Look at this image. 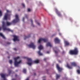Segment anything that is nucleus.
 <instances>
[{
    "mask_svg": "<svg viewBox=\"0 0 80 80\" xmlns=\"http://www.w3.org/2000/svg\"><path fill=\"white\" fill-rule=\"evenodd\" d=\"M16 19H14L13 21H12L11 22H6V25L7 26H10V25H11L12 24H13V25L15 24L16 23L18 22H19V19L18 18V15L16 14L15 15Z\"/></svg>",
    "mask_w": 80,
    "mask_h": 80,
    "instance_id": "1",
    "label": "nucleus"
},
{
    "mask_svg": "<svg viewBox=\"0 0 80 80\" xmlns=\"http://www.w3.org/2000/svg\"><path fill=\"white\" fill-rule=\"evenodd\" d=\"M78 49L76 48L74 50H72L70 51L69 53L71 55H77L78 54Z\"/></svg>",
    "mask_w": 80,
    "mask_h": 80,
    "instance_id": "2",
    "label": "nucleus"
},
{
    "mask_svg": "<svg viewBox=\"0 0 80 80\" xmlns=\"http://www.w3.org/2000/svg\"><path fill=\"white\" fill-rule=\"evenodd\" d=\"M18 58H20V57L18 56L14 58L15 60L14 64L16 67H18V64H20L22 62V61L21 60L17 62V59H18Z\"/></svg>",
    "mask_w": 80,
    "mask_h": 80,
    "instance_id": "3",
    "label": "nucleus"
},
{
    "mask_svg": "<svg viewBox=\"0 0 80 80\" xmlns=\"http://www.w3.org/2000/svg\"><path fill=\"white\" fill-rule=\"evenodd\" d=\"M2 28L3 30H7V31H8V32H13V31L11 30H10V29L9 28L5 27V22H4V21H3L2 22Z\"/></svg>",
    "mask_w": 80,
    "mask_h": 80,
    "instance_id": "4",
    "label": "nucleus"
},
{
    "mask_svg": "<svg viewBox=\"0 0 80 80\" xmlns=\"http://www.w3.org/2000/svg\"><path fill=\"white\" fill-rule=\"evenodd\" d=\"M8 72H9V75H6V74H1V76L2 78H3L4 79V80H6L5 79V76H8V75H10V73H11V72H12V71L11 70H8Z\"/></svg>",
    "mask_w": 80,
    "mask_h": 80,
    "instance_id": "5",
    "label": "nucleus"
},
{
    "mask_svg": "<svg viewBox=\"0 0 80 80\" xmlns=\"http://www.w3.org/2000/svg\"><path fill=\"white\" fill-rule=\"evenodd\" d=\"M38 48L40 50L38 52V55L40 56L43 55V54L41 53V52H40V50H42V49H43V46L41 45L39 46V47H38Z\"/></svg>",
    "mask_w": 80,
    "mask_h": 80,
    "instance_id": "6",
    "label": "nucleus"
},
{
    "mask_svg": "<svg viewBox=\"0 0 80 80\" xmlns=\"http://www.w3.org/2000/svg\"><path fill=\"white\" fill-rule=\"evenodd\" d=\"M27 60L28 62H27V64L30 66H31L33 63V62L32 61V59L30 58H27Z\"/></svg>",
    "mask_w": 80,
    "mask_h": 80,
    "instance_id": "7",
    "label": "nucleus"
},
{
    "mask_svg": "<svg viewBox=\"0 0 80 80\" xmlns=\"http://www.w3.org/2000/svg\"><path fill=\"white\" fill-rule=\"evenodd\" d=\"M41 41H43L44 42H47L48 41V39L47 38H41L38 41V43H40Z\"/></svg>",
    "mask_w": 80,
    "mask_h": 80,
    "instance_id": "8",
    "label": "nucleus"
},
{
    "mask_svg": "<svg viewBox=\"0 0 80 80\" xmlns=\"http://www.w3.org/2000/svg\"><path fill=\"white\" fill-rule=\"evenodd\" d=\"M28 46L29 48H32L33 49H35V45H34V43L33 42L31 43V44L28 45Z\"/></svg>",
    "mask_w": 80,
    "mask_h": 80,
    "instance_id": "9",
    "label": "nucleus"
},
{
    "mask_svg": "<svg viewBox=\"0 0 80 80\" xmlns=\"http://www.w3.org/2000/svg\"><path fill=\"white\" fill-rule=\"evenodd\" d=\"M55 12L59 16V17H62V14H61V13H60V12L58 11L57 9H55Z\"/></svg>",
    "mask_w": 80,
    "mask_h": 80,
    "instance_id": "10",
    "label": "nucleus"
},
{
    "mask_svg": "<svg viewBox=\"0 0 80 80\" xmlns=\"http://www.w3.org/2000/svg\"><path fill=\"white\" fill-rule=\"evenodd\" d=\"M56 67L59 72H61L62 70V68H60L58 64H57L56 65Z\"/></svg>",
    "mask_w": 80,
    "mask_h": 80,
    "instance_id": "11",
    "label": "nucleus"
},
{
    "mask_svg": "<svg viewBox=\"0 0 80 80\" xmlns=\"http://www.w3.org/2000/svg\"><path fill=\"white\" fill-rule=\"evenodd\" d=\"M54 42L56 43H59L60 40L58 38H56L54 39Z\"/></svg>",
    "mask_w": 80,
    "mask_h": 80,
    "instance_id": "12",
    "label": "nucleus"
},
{
    "mask_svg": "<svg viewBox=\"0 0 80 80\" xmlns=\"http://www.w3.org/2000/svg\"><path fill=\"white\" fill-rule=\"evenodd\" d=\"M14 39H13V40L14 42H15V41H19V39H18V37L16 36H14Z\"/></svg>",
    "mask_w": 80,
    "mask_h": 80,
    "instance_id": "13",
    "label": "nucleus"
},
{
    "mask_svg": "<svg viewBox=\"0 0 80 80\" xmlns=\"http://www.w3.org/2000/svg\"><path fill=\"white\" fill-rule=\"evenodd\" d=\"M8 13H6L5 14L4 17L3 18V20H7L8 18Z\"/></svg>",
    "mask_w": 80,
    "mask_h": 80,
    "instance_id": "14",
    "label": "nucleus"
},
{
    "mask_svg": "<svg viewBox=\"0 0 80 80\" xmlns=\"http://www.w3.org/2000/svg\"><path fill=\"white\" fill-rule=\"evenodd\" d=\"M46 47H52V45H51V44H50V42H48L46 45Z\"/></svg>",
    "mask_w": 80,
    "mask_h": 80,
    "instance_id": "15",
    "label": "nucleus"
},
{
    "mask_svg": "<svg viewBox=\"0 0 80 80\" xmlns=\"http://www.w3.org/2000/svg\"><path fill=\"white\" fill-rule=\"evenodd\" d=\"M67 67L68 68H69V69H72V66L69 65L68 64L67 65Z\"/></svg>",
    "mask_w": 80,
    "mask_h": 80,
    "instance_id": "16",
    "label": "nucleus"
},
{
    "mask_svg": "<svg viewBox=\"0 0 80 80\" xmlns=\"http://www.w3.org/2000/svg\"><path fill=\"white\" fill-rule=\"evenodd\" d=\"M64 43H65V45H67V46L69 45V44H70L68 42L66 41H64Z\"/></svg>",
    "mask_w": 80,
    "mask_h": 80,
    "instance_id": "17",
    "label": "nucleus"
},
{
    "mask_svg": "<svg viewBox=\"0 0 80 80\" xmlns=\"http://www.w3.org/2000/svg\"><path fill=\"white\" fill-rule=\"evenodd\" d=\"M0 36L3 38L4 39H5V37L3 35L2 33H0Z\"/></svg>",
    "mask_w": 80,
    "mask_h": 80,
    "instance_id": "18",
    "label": "nucleus"
},
{
    "mask_svg": "<svg viewBox=\"0 0 80 80\" xmlns=\"http://www.w3.org/2000/svg\"><path fill=\"white\" fill-rule=\"evenodd\" d=\"M71 64L72 65H73V66H74V67H76V66H77V64L75 62L72 63Z\"/></svg>",
    "mask_w": 80,
    "mask_h": 80,
    "instance_id": "19",
    "label": "nucleus"
},
{
    "mask_svg": "<svg viewBox=\"0 0 80 80\" xmlns=\"http://www.w3.org/2000/svg\"><path fill=\"white\" fill-rule=\"evenodd\" d=\"M30 21L31 22V25L32 26V27H34V25H33V21H32V20L31 19L30 20Z\"/></svg>",
    "mask_w": 80,
    "mask_h": 80,
    "instance_id": "20",
    "label": "nucleus"
},
{
    "mask_svg": "<svg viewBox=\"0 0 80 80\" xmlns=\"http://www.w3.org/2000/svg\"><path fill=\"white\" fill-rule=\"evenodd\" d=\"M54 52H55V53H58V52H60V51L58 49L57 50V51H55V50H54Z\"/></svg>",
    "mask_w": 80,
    "mask_h": 80,
    "instance_id": "21",
    "label": "nucleus"
},
{
    "mask_svg": "<svg viewBox=\"0 0 80 80\" xmlns=\"http://www.w3.org/2000/svg\"><path fill=\"white\" fill-rule=\"evenodd\" d=\"M33 62L35 63H38L39 62V61L38 60H36L33 61Z\"/></svg>",
    "mask_w": 80,
    "mask_h": 80,
    "instance_id": "22",
    "label": "nucleus"
},
{
    "mask_svg": "<svg viewBox=\"0 0 80 80\" xmlns=\"http://www.w3.org/2000/svg\"><path fill=\"white\" fill-rule=\"evenodd\" d=\"M60 77V75H58V74H56V79H57H57H58V78H59V77Z\"/></svg>",
    "mask_w": 80,
    "mask_h": 80,
    "instance_id": "23",
    "label": "nucleus"
},
{
    "mask_svg": "<svg viewBox=\"0 0 80 80\" xmlns=\"http://www.w3.org/2000/svg\"><path fill=\"white\" fill-rule=\"evenodd\" d=\"M27 71H26V69H23V72L24 73H26Z\"/></svg>",
    "mask_w": 80,
    "mask_h": 80,
    "instance_id": "24",
    "label": "nucleus"
},
{
    "mask_svg": "<svg viewBox=\"0 0 80 80\" xmlns=\"http://www.w3.org/2000/svg\"><path fill=\"white\" fill-rule=\"evenodd\" d=\"M25 38H30V35H29L28 36H25Z\"/></svg>",
    "mask_w": 80,
    "mask_h": 80,
    "instance_id": "25",
    "label": "nucleus"
},
{
    "mask_svg": "<svg viewBox=\"0 0 80 80\" xmlns=\"http://www.w3.org/2000/svg\"><path fill=\"white\" fill-rule=\"evenodd\" d=\"M9 62L10 64H12V60H9Z\"/></svg>",
    "mask_w": 80,
    "mask_h": 80,
    "instance_id": "26",
    "label": "nucleus"
},
{
    "mask_svg": "<svg viewBox=\"0 0 80 80\" xmlns=\"http://www.w3.org/2000/svg\"><path fill=\"white\" fill-rule=\"evenodd\" d=\"M77 72L78 73V74H80V71L79 70H78L77 71Z\"/></svg>",
    "mask_w": 80,
    "mask_h": 80,
    "instance_id": "27",
    "label": "nucleus"
},
{
    "mask_svg": "<svg viewBox=\"0 0 80 80\" xmlns=\"http://www.w3.org/2000/svg\"><path fill=\"white\" fill-rule=\"evenodd\" d=\"M22 7H23V8H25V4H24L23 3H22Z\"/></svg>",
    "mask_w": 80,
    "mask_h": 80,
    "instance_id": "28",
    "label": "nucleus"
},
{
    "mask_svg": "<svg viewBox=\"0 0 80 80\" xmlns=\"http://www.w3.org/2000/svg\"><path fill=\"white\" fill-rule=\"evenodd\" d=\"M2 11L0 10V16H2Z\"/></svg>",
    "mask_w": 80,
    "mask_h": 80,
    "instance_id": "29",
    "label": "nucleus"
},
{
    "mask_svg": "<svg viewBox=\"0 0 80 80\" xmlns=\"http://www.w3.org/2000/svg\"><path fill=\"white\" fill-rule=\"evenodd\" d=\"M37 23L38 25H39V26L40 25V24L39 22H37Z\"/></svg>",
    "mask_w": 80,
    "mask_h": 80,
    "instance_id": "30",
    "label": "nucleus"
},
{
    "mask_svg": "<svg viewBox=\"0 0 80 80\" xmlns=\"http://www.w3.org/2000/svg\"><path fill=\"white\" fill-rule=\"evenodd\" d=\"M28 12H30V9L28 8Z\"/></svg>",
    "mask_w": 80,
    "mask_h": 80,
    "instance_id": "31",
    "label": "nucleus"
},
{
    "mask_svg": "<svg viewBox=\"0 0 80 80\" xmlns=\"http://www.w3.org/2000/svg\"><path fill=\"white\" fill-rule=\"evenodd\" d=\"M24 20H25V18H24V17H23L22 18V21L23 22H24Z\"/></svg>",
    "mask_w": 80,
    "mask_h": 80,
    "instance_id": "32",
    "label": "nucleus"
},
{
    "mask_svg": "<svg viewBox=\"0 0 80 80\" xmlns=\"http://www.w3.org/2000/svg\"><path fill=\"white\" fill-rule=\"evenodd\" d=\"M7 44L8 45H9V44H10V42H7Z\"/></svg>",
    "mask_w": 80,
    "mask_h": 80,
    "instance_id": "33",
    "label": "nucleus"
},
{
    "mask_svg": "<svg viewBox=\"0 0 80 80\" xmlns=\"http://www.w3.org/2000/svg\"><path fill=\"white\" fill-rule=\"evenodd\" d=\"M25 16L26 18H27V14H25Z\"/></svg>",
    "mask_w": 80,
    "mask_h": 80,
    "instance_id": "34",
    "label": "nucleus"
},
{
    "mask_svg": "<svg viewBox=\"0 0 80 80\" xmlns=\"http://www.w3.org/2000/svg\"><path fill=\"white\" fill-rule=\"evenodd\" d=\"M14 50H15V51H16V50H17V49H16V48H14Z\"/></svg>",
    "mask_w": 80,
    "mask_h": 80,
    "instance_id": "35",
    "label": "nucleus"
},
{
    "mask_svg": "<svg viewBox=\"0 0 80 80\" xmlns=\"http://www.w3.org/2000/svg\"><path fill=\"white\" fill-rule=\"evenodd\" d=\"M7 12L8 13V12H10V11H8V10H7Z\"/></svg>",
    "mask_w": 80,
    "mask_h": 80,
    "instance_id": "36",
    "label": "nucleus"
},
{
    "mask_svg": "<svg viewBox=\"0 0 80 80\" xmlns=\"http://www.w3.org/2000/svg\"><path fill=\"white\" fill-rule=\"evenodd\" d=\"M46 58H44V61H46Z\"/></svg>",
    "mask_w": 80,
    "mask_h": 80,
    "instance_id": "37",
    "label": "nucleus"
},
{
    "mask_svg": "<svg viewBox=\"0 0 80 80\" xmlns=\"http://www.w3.org/2000/svg\"><path fill=\"white\" fill-rule=\"evenodd\" d=\"M17 74L15 75V77H17Z\"/></svg>",
    "mask_w": 80,
    "mask_h": 80,
    "instance_id": "38",
    "label": "nucleus"
},
{
    "mask_svg": "<svg viewBox=\"0 0 80 80\" xmlns=\"http://www.w3.org/2000/svg\"><path fill=\"white\" fill-rule=\"evenodd\" d=\"M47 53H49V51H48L47 52Z\"/></svg>",
    "mask_w": 80,
    "mask_h": 80,
    "instance_id": "39",
    "label": "nucleus"
},
{
    "mask_svg": "<svg viewBox=\"0 0 80 80\" xmlns=\"http://www.w3.org/2000/svg\"><path fill=\"white\" fill-rule=\"evenodd\" d=\"M1 29H2V28L0 27V31H1Z\"/></svg>",
    "mask_w": 80,
    "mask_h": 80,
    "instance_id": "40",
    "label": "nucleus"
},
{
    "mask_svg": "<svg viewBox=\"0 0 80 80\" xmlns=\"http://www.w3.org/2000/svg\"><path fill=\"white\" fill-rule=\"evenodd\" d=\"M12 80H16L15 79L13 78L12 79Z\"/></svg>",
    "mask_w": 80,
    "mask_h": 80,
    "instance_id": "41",
    "label": "nucleus"
},
{
    "mask_svg": "<svg viewBox=\"0 0 80 80\" xmlns=\"http://www.w3.org/2000/svg\"><path fill=\"white\" fill-rule=\"evenodd\" d=\"M59 63H61V62L60 61H58Z\"/></svg>",
    "mask_w": 80,
    "mask_h": 80,
    "instance_id": "42",
    "label": "nucleus"
},
{
    "mask_svg": "<svg viewBox=\"0 0 80 80\" xmlns=\"http://www.w3.org/2000/svg\"><path fill=\"white\" fill-rule=\"evenodd\" d=\"M8 58H10V56H8Z\"/></svg>",
    "mask_w": 80,
    "mask_h": 80,
    "instance_id": "43",
    "label": "nucleus"
},
{
    "mask_svg": "<svg viewBox=\"0 0 80 80\" xmlns=\"http://www.w3.org/2000/svg\"><path fill=\"white\" fill-rule=\"evenodd\" d=\"M16 72H18V70H16Z\"/></svg>",
    "mask_w": 80,
    "mask_h": 80,
    "instance_id": "44",
    "label": "nucleus"
},
{
    "mask_svg": "<svg viewBox=\"0 0 80 80\" xmlns=\"http://www.w3.org/2000/svg\"><path fill=\"white\" fill-rule=\"evenodd\" d=\"M34 75H36V73H34Z\"/></svg>",
    "mask_w": 80,
    "mask_h": 80,
    "instance_id": "45",
    "label": "nucleus"
},
{
    "mask_svg": "<svg viewBox=\"0 0 80 80\" xmlns=\"http://www.w3.org/2000/svg\"><path fill=\"white\" fill-rule=\"evenodd\" d=\"M18 11H20V9H18Z\"/></svg>",
    "mask_w": 80,
    "mask_h": 80,
    "instance_id": "46",
    "label": "nucleus"
},
{
    "mask_svg": "<svg viewBox=\"0 0 80 80\" xmlns=\"http://www.w3.org/2000/svg\"><path fill=\"white\" fill-rule=\"evenodd\" d=\"M59 35H61V34L60 33H59Z\"/></svg>",
    "mask_w": 80,
    "mask_h": 80,
    "instance_id": "47",
    "label": "nucleus"
},
{
    "mask_svg": "<svg viewBox=\"0 0 80 80\" xmlns=\"http://www.w3.org/2000/svg\"><path fill=\"white\" fill-rule=\"evenodd\" d=\"M25 39H26V38H24V40H25Z\"/></svg>",
    "mask_w": 80,
    "mask_h": 80,
    "instance_id": "48",
    "label": "nucleus"
}]
</instances>
